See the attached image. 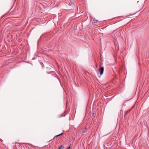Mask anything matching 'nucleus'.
<instances>
[{"mask_svg": "<svg viewBox=\"0 0 149 149\" xmlns=\"http://www.w3.org/2000/svg\"><path fill=\"white\" fill-rule=\"evenodd\" d=\"M104 68L102 67H101L99 69V72L100 73V75H102L103 73Z\"/></svg>", "mask_w": 149, "mask_h": 149, "instance_id": "f257e3e1", "label": "nucleus"}, {"mask_svg": "<svg viewBox=\"0 0 149 149\" xmlns=\"http://www.w3.org/2000/svg\"><path fill=\"white\" fill-rule=\"evenodd\" d=\"M86 129L85 128H83L81 129L80 133L81 134L85 133L86 132Z\"/></svg>", "mask_w": 149, "mask_h": 149, "instance_id": "f03ea898", "label": "nucleus"}, {"mask_svg": "<svg viewBox=\"0 0 149 149\" xmlns=\"http://www.w3.org/2000/svg\"><path fill=\"white\" fill-rule=\"evenodd\" d=\"M64 148V146L63 145H61L60 147H58V149H63Z\"/></svg>", "mask_w": 149, "mask_h": 149, "instance_id": "7ed1b4c3", "label": "nucleus"}, {"mask_svg": "<svg viewBox=\"0 0 149 149\" xmlns=\"http://www.w3.org/2000/svg\"><path fill=\"white\" fill-rule=\"evenodd\" d=\"M63 134V133L62 132L60 134L56 136H55V137H58V136H60L62 135Z\"/></svg>", "mask_w": 149, "mask_h": 149, "instance_id": "20e7f679", "label": "nucleus"}, {"mask_svg": "<svg viewBox=\"0 0 149 149\" xmlns=\"http://www.w3.org/2000/svg\"><path fill=\"white\" fill-rule=\"evenodd\" d=\"M98 21L97 20H96V19H94L93 20V22L94 23H97Z\"/></svg>", "mask_w": 149, "mask_h": 149, "instance_id": "39448f33", "label": "nucleus"}, {"mask_svg": "<svg viewBox=\"0 0 149 149\" xmlns=\"http://www.w3.org/2000/svg\"><path fill=\"white\" fill-rule=\"evenodd\" d=\"M71 145H70L68 148L67 149H70L71 148Z\"/></svg>", "mask_w": 149, "mask_h": 149, "instance_id": "423d86ee", "label": "nucleus"}, {"mask_svg": "<svg viewBox=\"0 0 149 149\" xmlns=\"http://www.w3.org/2000/svg\"><path fill=\"white\" fill-rule=\"evenodd\" d=\"M71 2L72 3V1H71Z\"/></svg>", "mask_w": 149, "mask_h": 149, "instance_id": "0eeeda50", "label": "nucleus"}, {"mask_svg": "<svg viewBox=\"0 0 149 149\" xmlns=\"http://www.w3.org/2000/svg\"><path fill=\"white\" fill-rule=\"evenodd\" d=\"M71 2L72 3V1H71Z\"/></svg>", "mask_w": 149, "mask_h": 149, "instance_id": "6e6552de", "label": "nucleus"}]
</instances>
